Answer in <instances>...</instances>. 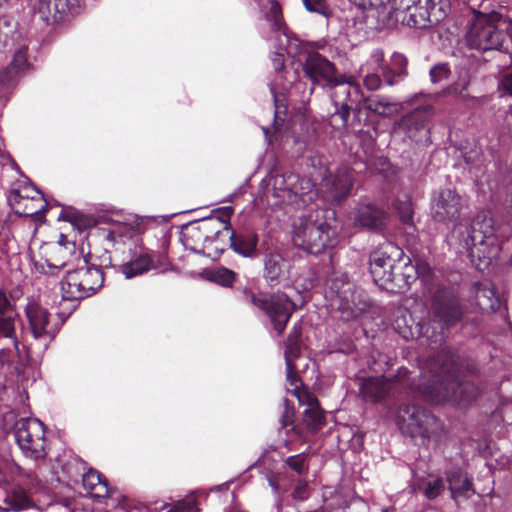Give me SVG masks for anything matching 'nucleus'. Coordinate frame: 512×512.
<instances>
[{"instance_id":"1","label":"nucleus","mask_w":512,"mask_h":512,"mask_svg":"<svg viewBox=\"0 0 512 512\" xmlns=\"http://www.w3.org/2000/svg\"><path fill=\"white\" fill-rule=\"evenodd\" d=\"M461 197L452 189L436 192L431 200V216L439 223L454 224L452 238L459 252L466 253L472 264L484 270L500 257L503 242L490 212L477 214L470 225L458 222L462 210Z\"/></svg>"},{"instance_id":"2","label":"nucleus","mask_w":512,"mask_h":512,"mask_svg":"<svg viewBox=\"0 0 512 512\" xmlns=\"http://www.w3.org/2000/svg\"><path fill=\"white\" fill-rule=\"evenodd\" d=\"M457 361L458 357L449 348H442L437 357L423 363L419 383L413 384V389L436 404L445 401L468 402L474 398L470 394L474 387L460 380Z\"/></svg>"},{"instance_id":"3","label":"nucleus","mask_w":512,"mask_h":512,"mask_svg":"<svg viewBox=\"0 0 512 512\" xmlns=\"http://www.w3.org/2000/svg\"><path fill=\"white\" fill-rule=\"evenodd\" d=\"M373 6L387 5L396 17L403 14L402 21L408 26L426 28L444 20L451 7L450 0H368Z\"/></svg>"},{"instance_id":"4","label":"nucleus","mask_w":512,"mask_h":512,"mask_svg":"<svg viewBox=\"0 0 512 512\" xmlns=\"http://www.w3.org/2000/svg\"><path fill=\"white\" fill-rule=\"evenodd\" d=\"M509 26V21L497 12H476L465 33V42L478 51L499 50Z\"/></svg>"},{"instance_id":"5","label":"nucleus","mask_w":512,"mask_h":512,"mask_svg":"<svg viewBox=\"0 0 512 512\" xmlns=\"http://www.w3.org/2000/svg\"><path fill=\"white\" fill-rule=\"evenodd\" d=\"M334 231L320 210L299 218L294 226L292 241L307 253L319 254L333 242Z\"/></svg>"},{"instance_id":"6","label":"nucleus","mask_w":512,"mask_h":512,"mask_svg":"<svg viewBox=\"0 0 512 512\" xmlns=\"http://www.w3.org/2000/svg\"><path fill=\"white\" fill-rule=\"evenodd\" d=\"M431 309L433 322L439 325L440 331H436L437 328L428 323L421 325L420 332L427 338L430 345H437L444 339V328L458 322L463 311L453 291L446 287H438L433 292Z\"/></svg>"},{"instance_id":"7","label":"nucleus","mask_w":512,"mask_h":512,"mask_svg":"<svg viewBox=\"0 0 512 512\" xmlns=\"http://www.w3.org/2000/svg\"><path fill=\"white\" fill-rule=\"evenodd\" d=\"M407 59L401 53H394L391 56L390 64L384 63V52L381 49L372 51L366 62L359 69L363 83L368 90L375 91L382 85V78L388 85H394L397 78H404Z\"/></svg>"},{"instance_id":"8","label":"nucleus","mask_w":512,"mask_h":512,"mask_svg":"<svg viewBox=\"0 0 512 512\" xmlns=\"http://www.w3.org/2000/svg\"><path fill=\"white\" fill-rule=\"evenodd\" d=\"M297 338V332H295L294 335L291 334L288 337L286 344L285 358L288 381L287 392L294 395L301 405L306 406V409L304 410V422L310 429L316 430L324 423L323 412L319 407L318 400L307 390L301 388L298 378L293 374L294 367L291 358L296 356L298 353Z\"/></svg>"},{"instance_id":"9","label":"nucleus","mask_w":512,"mask_h":512,"mask_svg":"<svg viewBox=\"0 0 512 512\" xmlns=\"http://www.w3.org/2000/svg\"><path fill=\"white\" fill-rule=\"evenodd\" d=\"M397 424L403 434L420 438L422 443L437 438L442 431L441 423L427 410L416 405H403L397 414Z\"/></svg>"},{"instance_id":"10","label":"nucleus","mask_w":512,"mask_h":512,"mask_svg":"<svg viewBox=\"0 0 512 512\" xmlns=\"http://www.w3.org/2000/svg\"><path fill=\"white\" fill-rule=\"evenodd\" d=\"M103 272L95 266L83 265L68 270L61 281V294L64 300H80L93 295L103 285Z\"/></svg>"},{"instance_id":"11","label":"nucleus","mask_w":512,"mask_h":512,"mask_svg":"<svg viewBox=\"0 0 512 512\" xmlns=\"http://www.w3.org/2000/svg\"><path fill=\"white\" fill-rule=\"evenodd\" d=\"M14 438L22 453L33 460L45 458V431L36 418H21L14 425Z\"/></svg>"},{"instance_id":"12","label":"nucleus","mask_w":512,"mask_h":512,"mask_svg":"<svg viewBox=\"0 0 512 512\" xmlns=\"http://www.w3.org/2000/svg\"><path fill=\"white\" fill-rule=\"evenodd\" d=\"M403 254L398 247L387 243L370 254L369 270L374 282L384 288L393 289L397 258Z\"/></svg>"},{"instance_id":"13","label":"nucleus","mask_w":512,"mask_h":512,"mask_svg":"<svg viewBox=\"0 0 512 512\" xmlns=\"http://www.w3.org/2000/svg\"><path fill=\"white\" fill-rule=\"evenodd\" d=\"M251 302L269 316L273 328L281 334L296 306L285 293H258L252 295Z\"/></svg>"},{"instance_id":"14","label":"nucleus","mask_w":512,"mask_h":512,"mask_svg":"<svg viewBox=\"0 0 512 512\" xmlns=\"http://www.w3.org/2000/svg\"><path fill=\"white\" fill-rule=\"evenodd\" d=\"M343 79L344 82L335 85L336 89L331 94V97L336 106L334 117H340L342 125L346 126L353 105H355V108H358L362 102L365 103L366 99L363 96L360 85L352 81V77L347 78L343 76Z\"/></svg>"},{"instance_id":"15","label":"nucleus","mask_w":512,"mask_h":512,"mask_svg":"<svg viewBox=\"0 0 512 512\" xmlns=\"http://www.w3.org/2000/svg\"><path fill=\"white\" fill-rule=\"evenodd\" d=\"M25 313L35 339L46 344L55 337L59 329L58 323L47 309L35 302H30L26 306Z\"/></svg>"},{"instance_id":"16","label":"nucleus","mask_w":512,"mask_h":512,"mask_svg":"<svg viewBox=\"0 0 512 512\" xmlns=\"http://www.w3.org/2000/svg\"><path fill=\"white\" fill-rule=\"evenodd\" d=\"M432 116V107L427 105L403 116L394 126L393 133L397 137H407L419 141L428 134L426 124Z\"/></svg>"},{"instance_id":"17","label":"nucleus","mask_w":512,"mask_h":512,"mask_svg":"<svg viewBox=\"0 0 512 512\" xmlns=\"http://www.w3.org/2000/svg\"><path fill=\"white\" fill-rule=\"evenodd\" d=\"M274 185L280 192L283 200L292 201V196H299L303 202L310 201L318 194L315 183L311 179L299 178L295 174L283 175L275 178Z\"/></svg>"},{"instance_id":"18","label":"nucleus","mask_w":512,"mask_h":512,"mask_svg":"<svg viewBox=\"0 0 512 512\" xmlns=\"http://www.w3.org/2000/svg\"><path fill=\"white\" fill-rule=\"evenodd\" d=\"M303 70L306 76L311 79L313 83H320L323 81L328 85L333 86L344 82L342 75L337 76L335 74L334 65L316 52L307 54L303 64Z\"/></svg>"},{"instance_id":"19","label":"nucleus","mask_w":512,"mask_h":512,"mask_svg":"<svg viewBox=\"0 0 512 512\" xmlns=\"http://www.w3.org/2000/svg\"><path fill=\"white\" fill-rule=\"evenodd\" d=\"M352 185V173L344 167L338 169L334 174L324 176L320 183V191L328 200L341 201L349 195Z\"/></svg>"},{"instance_id":"20","label":"nucleus","mask_w":512,"mask_h":512,"mask_svg":"<svg viewBox=\"0 0 512 512\" xmlns=\"http://www.w3.org/2000/svg\"><path fill=\"white\" fill-rule=\"evenodd\" d=\"M356 227L380 229L386 221V213L370 203H359L349 215Z\"/></svg>"},{"instance_id":"21","label":"nucleus","mask_w":512,"mask_h":512,"mask_svg":"<svg viewBox=\"0 0 512 512\" xmlns=\"http://www.w3.org/2000/svg\"><path fill=\"white\" fill-rule=\"evenodd\" d=\"M79 0H38L35 10L46 23H54L62 19Z\"/></svg>"},{"instance_id":"22","label":"nucleus","mask_w":512,"mask_h":512,"mask_svg":"<svg viewBox=\"0 0 512 512\" xmlns=\"http://www.w3.org/2000/svg\"><path fill=\"white\" fill-rule=\"evenodd\" d=\"M73 245L53 243L44 247L45 263L48 270L45 273L54 274L61 268L69 265L73 258Z\"/></svg>"},{"instance_id":"23","label":"nucleus","mask_w":512,"mask_h":512,"mask_svg":"<svg viewBox=\"0 0 512 512\" xmlns=\"http://www.w3.org/2000/svg\"><path fill=\"white\" fill-rule=\"evenodd\" d=\"M396 266L393 283L398 288L410 285L418 276L424 275L429 270L426 263L414 265L408 257H402V255L397 258Z\"/></svg>"},{"instance_id":"24","label":"nucleus","mask_w":512,"mask_h":512,"mask_svg":"<svg viewBox=\"0 0 512 512\" xmlns=\"http://www.w3.org/2000/svg\"><path fill=\"white\" fill-rule=\"evenodd\" d=\"M153 268V262L150 255L144 250L134 252L132 258L121 265L120 270L126 279L142 275Z\"/></svg>"},{"instance_id":"25","label":"nucleus","mask_w":512,"mask_h":512,"mask_svg":"<svg viewBox=\"0 0 512 512\" xmlns=\"http://www.w3.org/2000/svg\"><path fill=\"white\" fill-rule=\"evenodd\" d=\"M83 486L88 494L99 502L102 499L112 500L106 480L95 470L91 469L84 474Z\"/></svg>"},{"instance_id":"26","label":"nucleus","mask_w":512,"mask_h":512,"mask_svg":"<svg viewBox=\"0 0 512 512\" xmlns=\"http://www.w3.org/2000/svg\"><path fill=\"white\" fill-rule=\"evenodd\" d=\"M288 262L278 253L266 256L264 262V276L270 283H278L288 275Z\"/></svg>"},{"instance_id":"27","label":"nucleus","mask_w":512,"mask_h":512,"mask_svg":"<svg viewBox=\"0 0 512 512\" xmlns=\"http://www.w3.org/2000/svg\"><path fill=\"white\" fill-rule=\"evenodd\" d=\"M475 300L483 312H495L500 308L501 300L496 295L494 286L490 282H483L477 285Z\"/></svg>"},{"instance_id":"28","label":"nucleus","mask_w":512,"mask_h":512,"mask_svg":"<svg viewBox=\"0 0 512 512\" xmlns=\"http://www.w3.org/2000/svg\"><path fill=\"white\" fill-rule=\"evenodd\" d=\"M390 389V382L384 377H370L362 380L360 392L362 396L371 401L384 398Z\"/></svg>"},{"instance_id":"29","label":"nucleus","mask_w":512,"mask_h":512,"mask_svg":"<svg viewBox=\"0 0 512 512\" xmlns=\"http://www.w3.org/2000/svg\"><path fill=\"white\" fill-rule=\"evenodd\" d=\"M231 247L233 250L244 256L252 257L256 253L258 237L254 233H243L236 235L232 233L230 236Z\"/></svg>"},{"instance_id":"30","label":"nucleus","mask_w":512,"mask_h":512,"mask_svg":"<svg viewBox=\"0 0 512 512\" xmlns=\"http://www.w3.org/2000/svg\"><path fill=\"white\" fill-rule=\"evenodd\" d=\"M447 481L453 499L459 496L469 497L472 492V483L460 470H452L447 473Z\"/></svg>"},{"instance_id":"31","label":"nucleus","mask_w":512,"mask_h":512,"mask_svg":"<svg viewBox=\"0 0 512 512\" xmlns=\"http://www.w3.org/2000/svg\"><path fill=\"white\" fill-rule=\"evenodd\" d=\"M27 49L21 47L13 56L11 64L0 74V82L9 83L28 67Z\"/></svg>"},{"instance_id":"32","label":"nucleus","mask_w":512,"mask_h":512,"mask_svg":"<svg viewBox=\"0 0 512 512\" xmlns=\"http://www.w3.org/2000/svg\"><path fill=\"white\" fill-rule=\"evenodd\" d=\"M279 41L283 48H280L278 52H275L271 58L273 67L276 71H281L284 67V53L285 50L287 54L292 55L293 50L297 49L300 45V42L296 38L290 37L286 31H283L282 34L279 35Z\"/></svg>"},{"instance_id":"33","label":"nucleus","mask_w":512,"mask_h":512,"mask_svg":"<svg viewBox=\"0 0 512 512\" xmlns=\"http://www.w3.org/2000/svg\"><path fill=\"white\" fill-rule=\"evenodd\" d=\"M18 321L19 317H12L10 315L0 317V343L4 340H9L17 351L20 344L17 336Z\"/></svg>"},{"instance_id":"34","label":"nucleus","mask_w":512,"mask_h":512,"mask_svg":"<svg viewBox=\"0 0 512 512\" xmlns=\"http://www.w3.org/2000/svg\"><path fill=\"white\" fill-rule=\"evenodd\" d=\"M365 107L369 111L382 116H390L398 111L396 103L390 102L388 99L378 95L366 98Z\"/></svg>"},{"instance_id":"35","label":"nucleus","mask_w":512,"mask_h":512,"mask_svg":"<svg viewBox=\"0 0 512 512\" xmlns=\"http://www.w3.org/2000/svg\"><path fill=\"white\" fill-rule=\"evenodd\" d=\"M5 503L8 505V507H0V511H19L30 506V499L25 493L24 489L20 486H17L12 488L11 492L7 494Z\"/></svg>"},{"instance_id":"36","label":"nucleus","mask_w":512,"mask_h":512,"mask_svg":"<svg viewBox=\"0 0 512 512\" xmlns=\"http://www.w3.org/2000/svg\"><path fill=\"white\" fill-rule=\"evenodd\" d=\"M262 11H266V17L269 21L273 22L274 27L279 31L282 30V17H281V7L278 2L274 0H254ZM284 31H286L284 29Z\"/></svg>"},{"instance_id":"37","label":"nucleus","mask_w":512,"mask_h":512,"mask_svg":"<svg viewBox=\"0 0 512 512\" xmlns=\"http://www.w3.org/2000/svg\"><path fill=\"white\" fill-rule=\"evenodd\" d=\"M136 232L135 227L129 224H116L107 231L105 239L113 243H124L128 239H132Z\"/></svg>"},{"instance_id":"38","label":"nucleus","mask_w":512,"mask_h":512,"mask_svg":"<svg viewBox=\"0 0 512 512\" xmlns=\"http://www.w3.org/2000/svg\"><path fill=\"white\" fill-rule=\"evenodd\" d=\"M395 209L397 210L400 220L403 223L411 224L413 219V208L410 197L406 194L398 195L395 201Z\"/></svg>"},{"instance_id":"39","label":"nucleus","mask_w":512,"mask_h":512,"mask_svg":"<svg viewBox=\"0 0 512 512\" xmlns=\"http://www.w3.org/2000/svg\"><path fill=\"white\" fill-rule=\"evenodd\" d=\"M210 280L223 286H230L235 280V273L227 268H218L210 272Z\"/></svg>"},{"instance_id":"40","label":"nucleus","mask_w":512,"mask_h":512,"mask_svg":"<svg viewBox=\"0 0 512 512\" xmlns=\"http://www.w3.org/2000/svg\"><path fill=\"white\" fill-rule=\"evenodd\" d=\"M468 85L469 78L467 75H464L460 77L459 80L455 82L453 85L449 86L445 93L465 100L468 97V94L466 92Z\"/></svg>"},{"instance_id":"41","label":"nucleus","mask_w":512,"mask_h":512,"mask_svg":"<svg viewBox=\"0 0 512 512\" xmlns=\"http://www.w3.org/2000/svg\"><path fill=\"white\" fill-rule=\"evenodd\" d=\"M443 489V480L441 478H435L424 485L422 492L428 499H434L443 491Z\"/></svg>"},{"instance_id":"42","label":"nucleus","mask_w":512,"mask_h":512,"mask_svg":"<svg viewBox=\"0 0 512 512\" xmlns=\"http://www.w3.org/2000/svg\"><path fill=\"white\" fill-rule=\"evenodd\" d=\"M167 512H198L196 499L189 496L171 506Z\"/></svg>"},{"instance_id":"43","label":"nucleus","mask_w":512,"mask_h":512,"mask_svg":"<svg viewBox=\"0 0 512 512\" xmlns=\"http://www.w3.org/2000/svg\"><path fill=\"white\" fill-rule=\"evenodd\" d=\"M7 315H10L12 317H19L14 302L9 299V297L3 290H0V317Z\"/></svg>"},{"instance_id":"44","label":"nucleus","mask_w":512,"mask_h":512,"mask_svg":"<svg viewBox=\"0 0 512 512\" xmlns=\"http://www.w3.org/2000/svg\"><path fill=\"white\" fill-rule=\"evenodd\" d=\"M306 9L310 12L324 16L328 15V6L325 0H303Z\"/></svg>"},{"instance_id":"45","label":"nucleus","mask_w":512,"mask_h":512,"mask_svg":"<svg viewBox=\"0 0 512 512\" xmlns=\"http://www.w3.org/2000/svg\"><path fill=\"white\" fill-rule=\"evenodd\" d=\"M286 463L291 469L299 474L306 470V456L304 454L290 456L287 458Z\"/></svg>"},{"instance_id":"46","label":"nucleus","mask_w":512,"mask_h":512,"mask_svg":"<svg viewBox=\"0 0 512 512\" xmlns=\"http://www.w3.org/2000/svg\"><path fill=\"white\" fill-rule=\"evenodd\" d=\"M448 74H449V68H448L447 64L435 65L430 70V77H431V81L433 83L441 82L442 80H444L448 77Z\"/></svg>"},{"instance_id":"47","label":"nucleus","mask_w":512,"mask_h":512,"mask_svg":"<svg viewBox=\"0 0 512 512\" xmlns=\"http://www.w3.org/2000/svg\"><path fill=\"white\" fill-rule=\"evenodd\" d=\"M482 152L480 148L475 147L471 149L469 152L464 153L465 162L473 168L480 167L482 163Z\"/></svg>"},{"instance_id":"48","label":"nucleus","mask_w":512,"mask_h":512,"mask_svg":"<svg viewBox=\"0 0 512 512\" xmlns=\"http://www.w3.org/2000/svg\"><path fill=\"white\" fill-rule=\"evenodd\" d=\"M274 102H275V118L282 120L281 115L286 114L287 112V105L284 104V99L282 96L274 95Z\"/></svg>"},{"instance_id":"49","label":"nucleus","mask_w":512,"mask_h":512,"mask_svg":"<svg viewBox=\"0 0 512 512\" xmlns=\"http://www.w3.org/2000/svg\"><path fill=\"white\" fill-rule=\"evenodd\" d=\"M115 512H146V508L132 506L123 500L115 507Z\"/></svg>"},{"instance_id":"50","label":"nucleus","mask_w":512,"mask_h":512,"mask_svg":"<svg viewBox=\"0 0 512 512\" xmlns=\"http://www.w3.org/2000/svg\"><path fill=\"white\" fill-rule=\"evenodd\" d=\"M294 497L304 500L307 497V483L299 481L294 489Z\"/></svg>"},{"instance_id":"51","label":"nucleus","mask_w":512,"mask_h":512,"mask_svg":"<svg viewBox=\"0 0 512 512\" xmlns=\"http://www.w3.org/2000/svg\"><path fill=\"white\" fill-rule=\"evenodd\" d=\"M31 202H32V203L37 202V203H38V205H37V206H35V207H32V208H30V209H27V210L25 211V214H27V215L37 214V213H38V212H40V211L44 208V206H45V203H44L43 199H42V198H40V197H39L38 199H35L34 197H32V198H31Z\"/></svg>"},{"instance_id":"52","label":"nucleus","mask_w":512,"mask_h":512,"mask_svg":"<svg viewBox=\"0 0 512 512\" xmlns=\"http://www.w3.org/2000/svg\"><path fill=\"white\" fill-rule=\"evenodd\" d=\"M501 86L507 93L512 95V73L505 76L502 80Z\"/></svg>"},{"instance_id":"53","label":"nucleus","mask_w":512,"mask_h":512,"mask_svg":"<svg viewBox=\"0 0 512 512\" xmlns=\"http://www.w3.org/2000/svg\"><path fill=\"white\" fill-rule=\"evenodd\" d=\"M231 214H232V208H231V207H225V208H223V219H222V221H223L224 223H226V222H227V220H229V218H230Z\"/></svg>"},{"instance_id":"54","label":"nucleus","mask_w":512,"mask_h":512,"mask_svg":"<svg viewBox=\"0 0 512 512\" xmlns=\"http://www.w3.org/2000/svg\"><path fill=\"white\" fill-rule=\"evenodd\" d=\"M290 421V411L289 409L287 408L286 409V413H285V416L283 417V419L281 420L282 422V426L283 427H286L288 425V422Z\"/></svg>"},{"instance_id":"55","label":"nucleus","mask_w":512,"mask_h":512,"mask_svg":"<svg viewBox=\"0 0 512 512\" xmlns=\"http://www.w3.org/2000/svg\"><path fill=\"white\" fill-rule=\"evenodd\" d=\"M407 373H408V370H407L406 368H400V369L398 370V374H397V376H396V377H397L399 380H401L402 378H404V377L407 375Z\"/></svg>"},{"instance_id":"56","label":"nucleus","mask_w":512,"mask_h":512,"mask_svg":"<svg viewBox=\"0 0 512 512\" xmlns=\"http://www.w3.org/2000/svg\"><path fill=\"white\" fill-rule=\"evenodd\" d=\"M510 120H512V109L510 113L506 114V121L509 122Z\"/></svg>"},{"instance_id":"57","label":"nucleus","mask_w":512,"mask_h":512,"mask_svg":"<svg viewBox=\"0 0 512 512\" xmlns=\"http://www.w3.org/2000/svg\"><path fill=\"white\" fill-rule=\"evenodd\" d=\"M9 2V0H0V8L6 5Z\"/></svg>"},{"instance_id":"58","label":"nucleus","mask_w":512,"mask_h":512,"mask_svg":"<svg viewBox=\"0 0 512 512\" xmlns=\"http://www.w3.org/2000/svg\"><path fill=\"white\" fill-rule=\"evenodd\" d=\"M270 485L273 487V489H274L275 491L277 490L276 486L274 485V483H273L272 481H270Z\"/></svg>"},{"instance_id":"59","label":"nucleus","mask_w":512,"mask_h":512,"mask_svg":"<svg viewBox=\"0 0 512 512\" xmlns=\"http://www.w3.org/2000/svg\"><path fill=\"white\" fill-rule=\"evenodd\" d=\"M28 479L31 480V481L35 480V478H33L31 475H28Z\"/></svg>"},{"instance_id":"60","label":"nucleus","mask_w":512,"mask_h":512,"mask_svg":"<svg viewBox=\"0 0 512 512\" xmlns=\"http://www.w3.org/2000/svg\"><path fill=\"white\" fill-rule=\"evenodd\" d=\"M311 287H312V284H309V285H306L304 288H305V289H309V288H311Z\"/></svg>"},{"instance_id":"61","label":"nucleus","mask_w":512,"mask_h":512,"mask_svg":"<svg viewBox=\"0 0 512 512\" xmlns=\"http://www.w3.org/2000/svg\"><path fill=\"white\" fill-rule=\"evenodd\" d=\"M105 504H106V506H108V507H109V506H112V504H109V503H108V501H107V502H105Z\"/></svg>"}]
</instances>
